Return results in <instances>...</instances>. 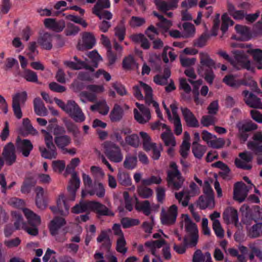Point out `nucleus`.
Wrapping results in <instances>:
<instances>
[{
	"label": "nucleus",
	"instance_id": "f3484780",
	"mask_svg": "<svg viewBox=\"0 0 262 262\" xmlns=\"http://www.w3.org/2000/svg\"><path fill=\"white\" fill-rule=\"evenodd\" d=\"M248 187L243 182H237L234 185V199L239 202H243L247 196Z\"/></svg>",
	"mask_w": 262,
	"mask_h": 262
},
{
	"label": "nucleus",
	"instance_id": "0eeeda50",
	"mask_svg": "<svg viewBox=\"0 0 262 262\" xmlns=\"http://www.w3.org/2000/svg\"><path fill=\"white\" fill-rule=\"evenodd\" d=\"M104 147L105 154L111 161L116 163L122 161L123 155L118 145L111 142H106L104 143Z\"/></svg>",
	"mask_w": 262,
	"mask_h": 262
},
{
	"label": "nucleus",
	"instance_id": "b1692460",
	"mask_svg": "<svg viewBox=\"0 0 262 262\" xmlns=\"http://www.w3.org/2000/svg\"><path fill=\"white\" fill-rule=\"evenodd\" d=\"M223 219L227 224L237 225L238 217L237 210L232 207L227 208L223 213Z\"/></svg>",
	"mask_w": 262,
	"mask_h": 262
},
{
	"label": "nucleus",
	"instance_id": "6e6d98bb",
	"mask_svg": "<svg viewBox=\"0 0 262 262\" xmlns=\"http://www.w3.org/2000/svg\"><path fill=\"white\" fill-rule=\"evenodd\" d=\"M140 135L143 140L144 149L146 151L151 150L152 147L156 144L151 142V138L149 135L146 133L143 132H141Z\"/></svg>",
	"mask_w": 262,
	"mask_h": 262
},
{
	"label": "nucleus",
	"instance_id": "2f4dec72",
	"mask_svg": "<svg viewBox=\"0 0 262 262\" xmlns=\"http://www.w3.org/2000/svg\"><path fill=\"white\" fill-rule=\"evenodd\" d=\"M195 33L194 26L190 23L186 22L182 25L181 38H188L193 37Z\"/></svg>",
	"mask_w": 262,
	"mask_h": 262
},
{
	"label": "nucleus",
	"instance_id": "4468645a",
	"mask_svg": "<svg viewBox=\"0 0 262 262\" xmlns=\"http://www.w3.org/2000/svg\"><path fill=\"white\" fill-rule=\"evenodd\" d=\"M2 156L6 164L11 165L16 161V156L14 145L9 142L4 147Z\"/></svg>",
	"mask_w": 262,
	"mask_h": 262
},
{
	"label": "nucleus",
	"instance_id": "9d476101",
	"mask_svg": "<svg viewBox=\"0 0 262 262\" xmlns=\"http://www.w3.org/2000/svg\"><path fill=\"white\" fill-rule=\"evenodd\" d=\"M178 167L174 162L170 164V169L168 171L167 180L169 185L172 186L175 189H179L180 187V174Z\"/></svg>",
	"mask_w": 262,
	"mask_h": 262
},
{
	"label": "nucleus",
	"instance_id": "f8f14e48",
	"mask_svg": "<svg viewBox=\"0 0 262 262\" xmlns=\"http://www.w3.org/2000/svg\"><path fill=\"white\" fill-rule=\"evenodd\" d=\"M239 158L235 160V165L238 168L249 170L252 168L251 162L253 159L252 154L245 151L239 154Z\"/></svg>",
	"mask_w": 262,
	"mask_h": 262
},
{
	"label": "nucleus",
	"instance_id": "1a4fd4ad",
	"mask_svg": "<svg viewBox=\"0 0 262 262\" xmlns=\"http://www.w3.org/2000/svg\"><path fill=\"white\" fill-rule=\"evenodd\" d=\"M136 105L138 107L140 112L136 108L134 110L135 120L140 124H145L148 122L151 119L150 112L149 108L138 102L136 103Z\"/></svg>",
	"mask_w": 262,
	"mask_h": 262
},
{
	"label": "nucleus",
	"instance_id": "3c124183",
	"mask_svg": "<svg viewBox=\"0 0 262 262\" xmlns=\"http://www.w3.org/2000/svg\"><path fill=\"white\" fill-rule=\"evenodd\" d=\"M122 108L118 105H115L110 115V119L113 122L120 121L123 116Z\"/></svg>",
	"mask_w": 262,
	"mask_h": 262
},
{
	"label": "nucleus",
	"instance_id": "c9c22d12",
	"mask_svg": "<svg viewBox=\"0 0 262 262\" xmlns=\"http://www.w3.org/2000/svg\"><path fill=\"white\" fill-rule=\"evenodd\" d=\"M228 11L229 14L235 20H241L245 18V12L244 10H237L231 3H228Z\"/></svg>",
	"mask_w": 262,
	"mask_h": 262
},
{
	"label": "nucleus",
	"instance_id": "ddd939ff",
	"mask_svg": "<svg viewBox=\"0 0 262 262\" xmlns=\"http://www.w3.org/2000/svg\"><path fill=\"white\" fill-rule=\"evenodd\" d=\"M198 194V187L194 183L191 182L188 188L183 189L181 192V202L183 206H187L190 198Z\"/></svg>",
	"mask_w": 262,
	"mask_h": 262
},
{
	"label": "nucleus",
	"instance_id": "e2e57ef3",
	"mask_svg": "<svg viewBox=\"0 0 262 262\" xmlns=\"http://www.w3.org/2000/svg\"><path fill=\"white\" fill-rule=\"evenodd\" d=\"M138 195L142 199H148L153 194V191L145 186H139L137 188Z\"/></svg>",
	"mask_w": 262,
	"mask_h": 262
},
{
	"label": "nucleus",
	"instance_id": "4c0bfd02",
	"mask_svg": "<svg viewBox=\"0 0 262 262\" xmlns=\"http://www.w3.org/2000/svg\"><path fill=\"white\" fill-rule=\"evenodd\" d=\"M34 108L35 113L40 116L47 115L48 111L40 98H36L34 100Z\"/></svg>",
	"mask_w": 262,
	"mask_h": 262
},
{
	"label": "nucleus",
	"instance_id": "774afa93",
	"mask_svg": "<svg viewBox=\"0 0 262 262\" xmlns=\"http://www.w3.org/2000/svg\"><path fill=\"white\" fill-rule=\"evenodd\" d=\"M89 57L92 60L90 64L94 69L98 67V62L102 60L101 56L96 51H92L88 54Z\"/></svg>",
	"mask_w": 262,
	"mask_h": 262
},
{
	"label": "nucleus",
	"instance_id": "f03ea898",
	"mask_svg": "<svg viewBox=\"0 0 262 262\" xmlns=\"http://www.w3.org/2000/svg\"><path fill=\"white\" fill-rule=\"evenodd\" d=\"M66 224V222L63 217H55L50 222L49 225L50 233L58 242L63 243L67 240L66 233L61 231V228Z\"/></svg>",
	"mask_w": 262,
	"mask_h": 262
},
{
	"label": "nucleus",
	"instance_id": "9b49d317",
	"mask_svg": "<svg viewBox=\"0 0 262 262\" xmlns=\"http://www.w3.org/2000/svg\"><path fill=\"white\" fill-rule=\"evenodd\" d=\"M178 208L175 205L171 206L167 211L162 209L161 222L163 225H171L176 222L178 213Z\"/></svg>",
	"mask_w": 262,
	"mask_h": 262
},
{
	"label": "nucleus",
	"instance_id": "5fc2aeb1",
	"mask_svg": "<svg viewBox=\"0 0 262 262\" xmlns=\"http://www.w3.org/2000/svg\"><path fill=\"white\" fill-rule=\"evenodd\" d=\"M86 193L91 196L96 194L98 197L101 198L105 195V189L102 184L99 183L95 185L93 189L88 190Z\"/></svg>",
	"mask_w": 262,
	"mask_h": 262
},
{
	"label": "nucleus",
	"instance_id": "2eb2a0df",
	"mask_svg": "<svg viewBox=\"0 0 262 262\" xmlns=\"http://www.w3.org/2000/svg\"><path fill=\"white\" fill-rule=\"evenodd\" d=\"M96 43L94 36L92 33L85 32L82 35V41H79L77 48L79 50L90 49L93 47Z\"/></svg>",
	"mask_w": 262,
	"mask_h": 262
},
{
	"label": "nucleus",
	"instance_id": "4d7b16f0",
	"mask_svg": "<svg viewBox=\"0 0 262 262\" xmlns=\"http://www.w3.org/2000/svg\"><path fill=\"white\" fill-rule=\"evenodd\" d=\"M115 35L120 41H122L126 34V28L123 22L121 23L114 28Z\"/></svg>",
	"mask_w": 262,
	"mask_h": 262
},
{
	"label": "nucleus",
	"instance_id": "a19ab883",
	"mask_svg": "<svg viewBox=\"0 0 262 262\" xmlns=\"http://www.w3.org/2000/svg\"><path fill=\"white\" fill-rule=\"evenodd\" d=\"M154 16L158 18L159 21L157 24V26L163 30V32H166L172 26V24L170 20L165 18L162 15L158 14L157 12H153Z\"/></svg>",
	"mask_w": 262,
	"mask_h": 262
},
{
	"label": "nucleus",
	"instance_id": "c756f323",
	"mask_svg": "<svg viewBox=\"0 0 262 262\" xmlns=\"http://www.w3.org/2000/svg\"><path fill=\"white\" fill-rule=\"evenodd\" d=\"M170 76V70L168 68L164 70L163 74H158L154 76V81L158 85H166L168 84Z\"/></svg>",
	"mask_w": 262,
	"mask_h": 262
},
{
	"label": "nucleus",
	"instance_id": "bb28decb",
	"mask_svg": "<svg viewBox=\"0 0 262 262\" xmlns=\"http://www.w3.org/2000/svg\"><path fill=\"white\" fill-rule=\"evenodd\" d=\"M223 81L227 85L232 88H238L241 85H247L244 80L239 79L237 76L232 74L225 76Z\"/></svg>",
	"mask_w": 262,
	"mask_h": 262
},
{
	"label": "nucleus",
	"instance_id": "5701e85b",
	"mask_svg": "<svg viewBox=\"0 0 262 262\" xmlns=\"http://www.w3.org/2000/svg\"><path fill=\"white\" fill-rule=\"evenodd\" d=\"M53 36L49 33H40L37 42L43 49L50 50L52 48Z\"/></svg>",
	"mask_w": 262,
	"mask_h": 262
},
{
	"label": "nucleus",
	"instance_id": "6e6552de",
	"mask_svg": "<svg viewBox=\"0 0 262 262\" xmlns=\"http://www.w3.org/2000/svg\"><path fill=\"white\" fill-rule=\"evenodd\" d=\"M27 98V94L25 91L17 93L12 97V106L14 114L18 119H20L23 116L21 106L25 104Z\"/></svg>",
	"mask_w": 262,
	"mask_h": 262
},
{
	"label": "nucleus",
	"instance_id": "423d86ee",
	"mask_svg": "<svg viewBox=\"0 0 262 262\" xmlns=\"http://www.w3.org/2000/svg\"><path fill=\"white\" fill-rule=\"evenodd\" d=\"M65 112L76 122H82L85 119V115L81 108L74 100L68 101V106Z\"/></svg>",
	"mask_w": 262,
	"mask_h": 262
},
{
	"label": "nucleus",
	"instance_id": "7ed1b4c3",
	"mask_svg": "<svg viewBox=\"0 0 262 262\" xmlns=\"http://www.w3.org/2000/svg\"><path fill=\"white\" fill-rule=\"evenodd\" d=\"M134 96L138 100L145 99L148 105H150L152 98V90L150 86L143 82H140L139 85L133 87Z\"/></svg>",
	"mask_w": 262,
	"mask_h": 262
},
{
	"label": "nucleus",
	"instance_id": "473e14b6",
	"mask_svg": "<svg viewBox=\"0 0 262 262\" xmlns=\"http://www.w3.org/2000/svg\"><path fill=\"white\" fill-rule=\"evenodd\" d=\"M247 235L251 238H256L262 235V223H257L250 227L247 224Z\"/></svg>",
	"mask_w": 262,
	"mask_h": 262
},
{
	"label": "nucleus",
	"instance_id": "72a5a7b5",
	"mask_svg": "<svg viewBox=\"0 0 262 262\" xmlns=\"http://www.w3.org/2000/svg\"><path fill=\"white\" fill-rule=\"evenodd\" d=\"M166 244V242L164 239H160L157 241H148L145 243V246L149 248V251L151 253L155 256L157 255V250L161 248L163 245Z\"/></svg>",
	"mask_w": 262,
	"mask_h": 262
},
{
	"label": "nucleus",
	"instance_id": "09e8293b",
	"mask_svg": "<svg viewBox=\"0 0 262 262\" xmlns=\"http://www.w3.org/2000/svg\"><path fill=\"white\" fill-rule=\"evenodd\" d=\"M47 148L48 149L43 147L39 148L41 156L45 159H52L55 158L57 155L56 147Z\"/></svg>",
	"mask_w": 262,
	"mask_h": 262
},
{
	"label": "nucleus",
	"instance_id": "cd10ccee",
	"mask_svg": "<svg viewBox=\"0 0 262 262\" xmlns=\"http://www.w3.org/2000/svg\"><path fill=\"white\" fill-rule=\"evenodd\" d=\"M181 217L184 219V226L186 234H199L196 225L193 223L187 214H182Z\"/></svg>",
	"mask_w": 262,
	"mask_h": 262
},
{
	"label": "nucleus",
	"instance_id": "0e129e2a",
	"mask_svg": "<svg viewBox=\"0 0 262 262\" xmlns=\"http://www.w3.org/2000/svg\"><path fill=\"white\" fill-rule=\"evenodd\" d=\"M168 57H169L171 61H173L176 59V55L174 53L172 52L170 48L166 47L164 48L162 53V58L165 63L168 62Z\"/></svg>",
	"mask_w": 262,
	"mask_h": 262
},
{
	"label": "nucleus",
	"instance_id": "39448f33",
	"mask_svg": "<svg viewBox=\"0 0 262 262\" xmlns=\"http://www.w3.org/2000/svg\"><path fill=\"white\" fill-rule=\"evenodd\" d=\"M163 105L169 120L174 126L175 134L177 135H180V118L178 114V103L174 102L170 105L171 112L164 102H163Z\"/></svg>",
	"mask_w": 262,
	"mask_h": 262
},
{
	"label": "nucleus",
	"instance_id": "864d4df0",
	"mask_svg": "<svg viewBox=\"0 0 262 262\" xmlns=\"http://www.w3.org/2000/svg\"><path fill=\"white\" fill-rule=\"evenodd\" d=\"M154 3L158 9L164 13L176 8L170 2H166L162 0H154Z\"/></svg>",
	"mask_w": 262,
	"mask_h": 262
},
{
	"label": "nucleus",
	"instance_id": "c85d7f7f",
	"mask_svg": "<svg viewBox=\"0 0 262 262\" xmlns=\"http://www.w3.org/2000/svg\"><path fill=\"white\" fill-rule=\"evenodd\" d=\"M135 209L138 211H142L143 213L148 216L151 213V207L150 203L148 201L146 200L142 202H139L138 198L135 197Z\"/></svg>",
	"mask_w": 262,
	"mask_h": 262
},
{
	"label": "nucleus",
	"instance_id": "412c9836",
	"mask_svg": "<svg viewBox=\"0 0 262 262\" xmlns=\"http://www.w3.org/2000/svg\"><path fill=\"white\" fill-rule=\"evenodd\" d=\"M54 213H59L62 215H67L69 212V206L66 202V198L63 194L59 195L57 200V207H51Z\"/></svg>",
	"mask_w": 262,
	"mask_h": 262
},
{
	"label": "nucleus",
	"instance_id": "338daca9",
	"mask_svg": "<svg viewBox=\"0 0 262 262\" xmlns=\"http://www.w3.org/2000/svg\"><path fill=\"white\" fill-rule=\"evenodd\" d=\"M126 242L125 237L116 238V250L121 253L124 254L126 253L127 248L126 247Z\"/></svg>",
	"mask_w": 262,
	"mask_h": 262
},
{
	"label": "nucleus",
	"instance_id": "8fccbe9b",
	"mask_svg": "<svg viewBox=\"0 0 262 262\" xmlns=\"http://www.w3.org/2000/svg\"><path fill=\"white\" fill-rule=\"evenodd\" d=\"M249 247L259 260H262V241L259 240L250 244Z\"/></svg>",
	"mask_w": 262,
	"mask_h": 262
},
{
	"label": "nucleus",
	"instance_id": "e433bc0d",
	"mask_svg": "<svg viewBox=\"0 0 262 262\" xmlns=\"http://www.w3.org/2000/svg\"><path fill=\"white\" fill-rule=\"evenodd\" d=\"M247 52L252 56L256 67L257 68H262V50L259 49H250L249 48L247 49Z\"/></svg>",
	"mask_w": 262,
	"mask_h": 262
},
{
	"label": "nucleus",
	"instance_id": "a211bd4d",
	"mask_svg": "<svg viewBox=\"0 0 262 262\" xmlns=\"http://www.w3.org/2000/svg\"><path fill=\"white\" fill-rule=\"evenodd\" d=\"M244 100L245 103L250 107L262 110V102L260 99L249 91L245 90L243 92Z\"/></svg>",
	"mask_w": 262,
	"mask_h": 262
},
{
	"label": "nucleus",
	"instance_id": "37998d69",
	"mask_svg": "<svg viewBox=\"0 0 262 262\" xmlns=\"http://www.w3.org/2000/svg\"><path fill=\"white\" fill-rule=\"evenodd\" d=\"M235 29L236 33L241 36V39L247 40L250 38V31L247 27L236 25L235 26Z\"/></svg>",
	"mask_w": 262,
	"mask_h": 262
},
{
	"label": "nucleus",
	"instance_id": "58836bf2",
	"mask_svg": "<svg viewBox=\"0 0 262 262\" xmlns=\"http://www.w3.org/2000/svg\"><path fill=\"white\" fill-rule=\"evenodd\" d=\"M190 139L189 134L187 132H184L183 141L181 144V157L183 158L187 157L190 152Z\"/></svg>",
	"mask_w": 262,
	"mask_h": 262
},
{
	"label": "nucleus",
	"instance_id": "aec40b11",
	"mask_svg": "<svg viewBox=\"0 0 262 262\" xmlns=\"http://www.w3.org/2000/svg\"><path fill=\"white\" fill-rule=\"evenodd\" d=\"M43 24L46 28L56 32H60L65 28V22L63 20L57 21L54 18H46L43 20Z\"/></svg>",
	"mask_w": 262,
	"mask_h": 262
},
{
	"label": "nucleus",
	"instance_id": "dca6fc26",
	"mask_svg": "<svg viewBox=\"0 0 262 262\" xmlns=\"http://www.w3.org/2000/svg\"><path fill=\"white\" fill-rule=\"evenodd\" d=\"M90 211L96 212L99 216H114V212L104 205L96 201H90Z\"/></svg>",
	"mask_w": 262,
	"mask_h": 262
},
{
	"label": "nucleus",
	"instance_id": "f704fd0d",
	"mask_svg": "<svg viewBox=\"0 0 262 262\" xmlns=\"http://www.w3.org/2000/svg\"><path fill=\"white\" fill-rule=\"evenodd\" d=\"M161 138L166 146L174 147L176 144L174 137L170 129L164 130L161 135Z\"/></svg>",
	"mask_w": 262,
	"mask_h": 262
},
{
	"label": "nucleus",
	"instance_id": "393cba45",
	"mask_svg": "<svg viewBox=\"0 0 262 262\" xmlns=\"http://www.w3.org/2000/svg\"><path fill=\"white\" fill-rule=\"evenodd\" d=\"M184 118L188 126L192 127H198L199 123L192 113L188 108L181 109Z\"/></svg>",
	"mask_w": 262,
	"mask_h": 262
},
{
	"label": "nucleus",
	"instance_id": "49530a36",
	"mask_svg": "<svg viewBox=\"0 0 262 262\" xmlns=\"http://www.w3.org/2000/svg\"><path fill=\"white\" fill-rule=\"evenodd\" d=\"M137 158L136 156L128 154L126 155L123 162L124 167L128 169H133L137 166Z\"/></svg>",
	"mask_w": 262,
	"mask_h": 262
},
{
	"label": "nucleus",
	"instance_id": "c03bdc74",
	"mask_svg": "<svg viewBox=\"0 0 262 262\" xmlns=\"http://www.w3.org/2000/svg\"><path fill=\"white\" fill-rule=\"evenodd\" d=\"M54 141L57 147L64 150V147L71 143V138L67 135L56 136Z\"/></svg>",
	"mask_w": 262,
	"mask_h": 262
},
{
	"label": "nucleus",
	"instance_id": "bf43d9fd",
	"mask_svg": "<svg viewBox=\"0 0 262 262\" xmlns=\"http://www.w3.org/2000/svg\"><path fill=\"white\" fill-rule=\"evenodd\" d=\"M206 151V147L201 144L192 146V152L195 158L201 159Z\"/></svg>",
	"mask_w": 262,
	"mask_h": 262
},
{
	"label": "nucleus",
	"instance_id": "7c9ffc66",
	"mask_svg": "<svg viewBox=\"0 0 262 262\" xmlns=\"http://www.w3.org/2000/svg\"><path fill=\"white\" fill-rule=\"evenodd\" d=\"M36 192V205L37 207L41 210L45 209L47 207V202L44 198L43 189L40 186L35 188Z\"/></svg>",
	"mask_w": 262,
	"mask_h": 262
},
{
	"label": "nucleus",
	"instance_id": "a18cd8bd",
	"mask_svg": "<svg viewBox=\"0 0 262 262\" xmlns=\"http://www.w3.org/2000/svg\"><path fill=\"white\" fill-rule=\"evenodd\" d=\"M198 239L199 234H186L184 238L185 247H195L197 245Z\"/></svg>",
	"mask_w": 262,
	"mask_h": 262
},
{
	"label": "nucleus",
	"instance_id": "4be33fe9",
	"mask_svg": "<svg viewBox=\"0 0 262 262\" xmlns=\"http://www.w3.org/2000/svg\"><path fill=\"white\" fill-rule=\"evenodd\" d=\"M16 146L18 150L22 153L25 157H28L33 149L32 144L28 139L21 140L20 138H17Z\"/></svg>",
	"mask_w": 262,
	"mask_h": 262
},
{
	"label": "nucleus",
	"instance_id": "f257e3e1",
	"mask_svg": "<svg viewBox=\"0 0 262 262\" xmlns=\"http://www.w3.org/2000/svg\"><path fill=\"white\" fill-rule=\"evenodd\" d=\"M23 212L27 220L26 225L24 226V230L30 235L34 236L37 235L38 227L41 224L40 216L27 208H24Z\"/></svg>",
	"mask_w": 262,
	"mask_h": 262
},
{
	"label": "nucleus",
	"instance_id": "680f3d73",
	"mask_svg": "<svg viewBox=\"0 0 262 262\" xmlns=\"http://www.w3.org/2000/svg\"><path fill=\"white\" fill-rule=\"evenodd\" d=\"M128 23L131 28H138L145 23V19L142 17L133 16L131 17Z\"/></svg>",
	"mask_w": 262,
	"mask_h": 262
},
{
	"label": "nucleus",
	"instance_id": "6ab92c4d",
	"mask_svg": "<svg viewBox=\"0 0 262 262\" xmlns=\"http://www.w3.org/2000/svg\"><path fill=\"white\" fill-rule=\"evenodd\" d=\"M248 148L255 154L262 152V134L257 132L253 136V141L248 143Z\"/></svg>",
	"mask_w": 262,
	"mask_h": 262
},
{
	"label": "nucleus",
	"instance_id": "ea45409f",
	"mask_svg": "<svg viewBox=\"0 0 262 262\" xmlns=\"http://www.w3.org/2000/svg\"><path fill=\"white\" fill-rule=\"evenodd\" d=\"M198 205L201 209H205L206 208H213L214 206V198L201 196L199 199Z\"/></svg>",
	"mask_w": 262,
	"mask_h": 262
},
{
	"label": "nucleus",
	"instance_id": "69168bd1",
	"mask_svg": "<svg viewBox=\"0 0 262 262\" xmlns=\"http://www.w3.org/2000/svg\"><path fill=\"white\" fill-rule=\"evenodd\" d=\"M210 35L207 33H203L193 41V45L199 48H203L206 46Z\"/></svg>",
	"mask_w": 262,
	"mask_h": 262
},
{
	"label": "nucleus",
	"instance_id": "13d9d810",
	"mask_svg": "<svg viewBox=\"0 0 262 262\" xmlns=\"http://www.w3.org/2000/svg\"><path fill=\"white\" fill-rule=\"evenodd\" d=\"M117 178L119 182L123 186H128L131 184V179L128 173L123 171H119Z\"/></svg>",
	"mask_w": 262,
	"mask_h": 262
},
{
	"label": "nucleus",
	"instance_id": "052dcab7",
	"mask_svg": "<svg viewBox=\"0 0 262 262\" xmlns=\"http://www.w3.org/2000/svg\"><path fill=\"white\" fill-rule=\"evenodd\" d=\"M90 201L86 202H80L75 205L72 209V212L78 214L87 211H90Z\"/></svg>",
	"mask_w": 262,
	"mask_h": 262
},
{
	"label": "nucleus",
	"instance_id": "de8ad7c7",
	"mask_svg": "<svg viewBox=\"0 0 262 262\" xmlns=\"http://www.w3.org/2000/svg\"><path fill=\"white\" fill-rule=\"evenodd\" d=\"M93 13L97 15L100 19L110 20L113 17L112 13L104 9L97 8L93 9Z\"/></svg>",
	"mask_w": 262,
	"mask_h": 262
},
{
	"label": "nucleus",
	"instance_id": "20e7f679",
	"mask_svg": "<svg viewBox=\"0 0 262 262\" xmlns=\"http://www.w3.org/2000/svg\"><path fill=\"white\" fill-rule=\"evenodd\" d=\"M248 48L243 49L244 50H234L232 51L234 55V59L231 61L232 65L236 69H241L243 68H248L250 64L248 60V57L247 49Z\"/></svg>",
	"mask_w": 262,
	"mask_h": 262
},
{
	"label": "nucleus",
	"instance_id": "a878e982",
	"mask_svg": "<svg viewBox=\"0 0 262 262\" xmlns=\"http://www.w3.org/2000/svg\"><path fill=\"white\" fill-rule=\"evenodd\" d=\"M80 180L76 172H73L72 179L70 180L69 185L68 186V190L72 195V200H74L76 191L79 188Z\"/></svg>",
	"mask_w": 262,
	"mask_h": 262
},
{
	"label": "nucleus",
	"instance_id": "79ce46f5",
	"mask_svg": "<svg viewBox=\"0 0 262 262\" xmlns=\"http://www.w3.org/2000/svg\"><path fill=\"white\" fill-rule=\"evenodd\" d=\"M199 57L200 63L203 66L208 67L209 69L212 68L214 66L215 63L213 59H212L208 53L205 52H201L199 53Z\"/></svg>",
	"mask_w": 262,
	"mask_h": 262
},
{
	"label": "nucleus",
	"instance_id": "603ef678",
	"mask_svg": "<svg viewBox=\"0 0 262 262\" xmlns=\"http://www.w3.org/2000/svg\"><path fill=\"white\" fill-rule=\"evenodd\" d=\"M36 182L32 178H26L23 182L20 191L23 193L27 194L30 192L32 187L34 186Z\"/></svg>",
	"mask_w": 262,
	"mask_h": 262
}]
</instances>
